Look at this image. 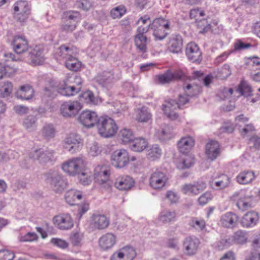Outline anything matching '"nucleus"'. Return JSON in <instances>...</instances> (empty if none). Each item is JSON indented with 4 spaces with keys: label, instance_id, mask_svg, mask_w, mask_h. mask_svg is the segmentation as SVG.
Returning <instances> with one entry per match:
<instances>
[{
    "label": "nucleus",
    "instance_id": "f257e3e1",
    "mask_svg": "<svg viewBox=\"0 0 260 260\" xmlns=\"http://www.w3.org/2000/svg\"><path fill=\"white\" fill-rule=\"evenodd\" d=\"M46 182L56 193L61 194L68 187L67 179L61 174L50 171L46 174Z\"/></svg>",
    "mask_w": 260,
    "mask_h": 260
},
{
    "label": "nucleus",
    "instance_id": "f03ea898",
    "mask_svg": "<svg viewBox=\"0 0 260 260\" xmlns=\"http://www.w3.org/2000/svg\"><path fill=\"white\" fill-rule=\"evenodd\" d=\"M97 127L99 134L105 138L113 137L118 131L114 120L108 117H100Z\"/></svg>",
    "mask_w": 260,
    "mask_h": 260
},
{
    "label": "nucleus",
    "instance_id": "7ed1b4c3",
    "mask_svg": "<svg viewBox=\"0 0 260 260\" xmlns=\"http://www.w3.org/2000/svg\"><path fill=\"white\" fill-rule=\"evenodd\" d=\"M169 29V22L164 18H156L151 23V29L152 30L153 35L156 40L164 39L168 34L166 30Z\"/></svg>",
    "mask_w": 260,
    "mask_h": 260
},
{
    "label": "nucleus",
    "instance_id": "20e7f679",
    "mask_svg": "<svg viewBox=\"0 0 260 260\" xmlns=\"http://www.w3.org/2000/svg\"><path fill=\"white\" fill-rule=\"evenodd\" d=\"M85 165L83 159L80 157L73 158L64 162L62 165L63 171L70 176L80 174L85 168Z\"/></svg>",
    "mask_w": 260,
    "mask_h": 260
},
{
    "label": "nucleus",
    "instance_id": "39448f33",
    "mask_svg": "<svg viewBox=\"0 0 260 260\" xmlns=\"http://www.w3.org/2000/svg\"><path fill=\"white\" fill-rule=\"evenodd\" d=\"M231 199L237 200L236 205L240 210L246 211L252 207V197L246 195L242 190L235 192Z\"/></svg>",
    "mask_w": 260,
    "mask_h": 260
},
{
    "label": "nucleus",
    "instance_id": "423d86ee",
    "mask_svg": "<svg viewBox=\"0 0 260 260\" xmlns=\"http://www.w3.org/2000/svg\"><path fill=\"white\" fill-rule=\"evenodd\" d=\"M111 161L115 168H122L129 162L128 153L125 149H117L111 154Z\"/></svg>",
    "mask_w": 260,
    "mask_h": 260
},
{
    "label": "nucleus",
    "instance_id": "0eeeda50",
    "mask_svg": "<svg viewBox=\"0 0 260 260\" xmlns=\"http://www.w3.org/2000/svg\"><path fill=\"white\" fill-rule=\"evenodd\" d=\"M110 170L105 165H98L94 170V179L99 184L104 185V187L110 186Z\"/></svg>",
    "mask_w": 260,
    "mask_h": 260
},
{
    "label": "nucleus",
    "instance_id": "6e6552de",
    "mask_svg": "<svg viewBox=\"0 0 260 260\" xmlns=\"http://www.w3.org/2000/svg\"><path fill=\"white\" fill-rule=\"evenodd\" d=\"M82 146L81 139L76 134H70L63 141V148L71 153L78 151Z\"/></svg>",
    "mask_w": 260,
    "mask_h": 260
},
{
    "label": "nucleus",
    "instance_id": "1a4fd4ad",
    "mask_svg": "<svg viewBox=\"0 0 260 260\" xmlns=\"http://www.w3.org/2000/svg\"><path fill=\"white\" fill-rule=\"evenodd\" d=\"M205 15L204 11L201 8H195L190 10L189 13L190 18L194 19L197 23V26L199 28H202L200 31L201 33L208 32L211 28V25L208 23L205 19H200L201 17Z\"/></svg>",
    "mask_w": 260,
    "mask_h": 260
},
{
    "label": "nucleus",
    "instance_id": "9d476101",
    "mask_svg": "<svg viewBox=\"0 0 260 260\" xmlns=\"http://www.w3.org/2000/svg\"><path fill=\"white\" fill-rule=\"evenodd\" d=\"M79 122L84 126L91 127L98 125L100 117H99L96 112L90 110L83 111L78 118Z\"/></svg>",
    "mask_w": 260,
    "mask_h": 260
},
{
    "label": "nucleus",
    "instance_id": "9b49d317",
    "mask_svg": "<svg viewBox=\"0 0 260 260\" xmlns=\"http://www.w3.org/2000/svg\"><path fill=\"white\" fill-rule=\"evenodd\" d=\"M82 107L81 104L76 101L65 102L60 106V113L64 117H73L77 114Z\"/></svg>",
    "mask_w": 260,
    "mask_h": 260
},
{
    "label": "nucleus",
    "instance_id": "f8f14e48",
    "mask_svg": "<svg viewBox=\"0 0 260 260\" xmlns=\"http://www.w3.org/2000/svg\"><path fill=\"white\" fill-rule=\"evenodd\" d=\"M44 60L43 49L38 46L29 51L25 57L21 58V60L29 61L31 64L35 66L42 64Z\"/></svg>",
    "mask_w": 260,
    "mask_h": 260
},
{
    "label": "nucleus",
    "instance_id": "ddd939ff",
    "mask_svg": "<svg viewBox=\"0 0 260 260\" xmlns=\"http://www.w3.org/2000/svg\"><path fill=\"white\" fill-rule=\"evenodd\" d=\"M52 151L39 149L30 152L29 154L30 158L36 159L43 165L51 161L53 158Z\"/></svg>",
    "mask_w": 260,
    "mask_h": 260
},
{
    "label": "nucleus",
    "instance_id": "4468645a",
    "mask_svg": "<svg viewBox=\"0 0 260 260\" xmlns=\"http://www.w3.org/2000/svg\"><path fill=\"white\" fill-rule=\"evenodd\" d=\"M200 242L194 236L186 237L183 241V249L185 254L188 256L194 255L198 250Z\"/></svg>",
    "mask_w": 260,
    "mask_h": 260
},
{
    "label": "nucleus",
    "instance_id": "2eb2a0df",
    "mask_svg": "<svg viewBox=\"0 0 260 260\" xmlns=\"http://www.w3.org/2000/svg\"><path fill=\"white\" fill-rule=\"evenodd\" d=\"M53 222L61 230H68L73 228V220L68 213H63L56 215L53 218Z\"/></svg>",
    "mask_w": 260,
    "mask_h": 260
},
{
    "label": "nucleus",
    "instance_id": "dca6fc26",
    "mask_svg": "<svg viewBox=\"0 0 260 260\" xmlns=\"http://www.w3.org/2000/svg\"><path fill=\"white\" fill-rule=\"evenodd\" d=\"M188 59L192 62L200 63L202 60V52L199 46L194 43H188L185 49Z\"/></svg>",
    "mask_w": 260,
    "mask_h": 260
},
{
    "label": "nucleus",
    "instance_id": "f3484780",
    "mask_svg": "<svg viewBox=\"0 0 260 260\" xmlns=\"http://www.w3.org/2000/svg\"><path fill=\"white\" fill-rule=\"evenodd\" d=\"M12 45L14 51L18 54H22L23 57H25L28 52V43L24 38L20 36L14 37Z\"/></svg>",
    "mask_w": 260,
    "mask_h": 260
},
{
    "label": "nucleus",
    "instance_id": "a211bd4d",
    "mask_svg": "<svg viewBox=\"0 0 260 260\" xmlns=\"http://www.w3.org/2000/svg\"><path fill=\"white\" fill-rule=\"evenodd\" d=\"M163 110L166 116L173 120L176 119L178 114L175 111L177 109H180V105L176 100L169 99L165 101V104L162 105Z\"/></svg>",
    "mask_w": 260,
    "mask_h": 260
},
{
    "label": "nucleus",
    "instance_id": "6ab92c4d",
    "mask_svg": "<svg viewBox=\"0 0 260 260\" xmlns=\"http://www.w3.org/2000/svg\"><path fill=\"white\" fill-rule=\"evenodd\" d=\"M168 180L166 174L162 172H154L149 179L150 185L154 189H158L164 187Z\"/></svg>",
    "mask_w": 260,
    "mask_h": 260
},
{
    "label": "nucleus",
    "instance_id": "aec40b11",
    "mask_svg": "<svg viewBox=\"0 0 260 260\" xmlns=\"http://www.w3.org/2000/svg\"><path fill=\"white\" fill-rule=\"evenodd\" d=\"M220 145L215 140H211L206 145V154L209 159L215 160L220 154Z\"/></svg>",
    "mask_w": 260,
    "mask_h": 260
},
{
    "label": "nucleus",
    "instance_id": "412c9836",
    "mask_svg": "<svg viewBox=\"0 0 260 260\" xmlns=\"http://www.w3.org/2000/svg\"><path fill=\"white\" fill-rule=\"evenodd\" d=\"M194 139L189 136L181 138L178 142L177 146L179 151L183 154L188 153L194 145Z\"/></svg>",
    "mask_w": 260,
    "mask_h": 260
},
{
    "label": "nucleus",
    "instance_id": "4be33fe9",
    "mask_svg": "<svg viewBox=\"0 0 260 260\" xmlns=\"http://www.w3.org/2000/svg\"><path fill=\"white\" fill-rule=\"evenodd\" d=\"M134 180L128 175L119 177L115 182V187L119 190H127L134 185Z\"/></svg>",
    "mask_w": 260,
    "mask_h": 260
},
{
    "label": "nucleus",
    "instance_id": "5701e85b",
    "mask_svg": "<svg viewBox=\"0 0 260 260\" xmlns=\"http://www.w3.org/2000/svg\"><path fill=\"white\" fill-rule=\"evenodd\" d=\"M238 219L239 217L237 214L229 212L221 216L220 223L224 227L233 228L237 225Z\"/></svg>",
    "mask_w": 260,
    "mask_h": 260
},
{
    "label": "nucleus",
    "instance_id": "b1692460",
    "mask_svg": "<svg viewBox=\"0 0 260 260\" xmlns=\"http://www.w3.org/2000/svg\"><path fill=\"white\" fill-rule=\"evenodd\" d=\"M109 224V220L104 215L93 214L92 217L90 225L92 228L102 230L106 228Z\"/></svg>",
    "mask_w": 260,
    "mask_h": 260
},
{
    "label": "nucleus",
    "instance_id": "393cba45",
    "mask_svg": "<svg viewBox=\"0 0 260 260\" xmlns=\"http://www.w3.org/2000/svg\"><path fill=\"white\" fill-rule=\"evenodd\" d=\"M258 219L257 213L254 211L248 212L242 217L241 224L244 228L252 227L256 224Z\"/></svg>",
    "mask_w": 260,
    "mask_h": 260
},
{
    "label": "nucleus",
    "instance_id": "a878e982",
    "mask_svg": "<svg viewBox=\"0 0 260 260\" xmlns=\"http://www.w3.org/2000/svg\"><path fill=\"white\" fill-rule=\"evenodd\" d=\"M116 243V237L112 233H109L102 236L99 239L100 246L104 250L111 248Z\"/></svg>",
    "mask_w": 260,
    "mask_h": 260
},
{
    "label": "nucleus",
    "instance_id": "bb28decb",
    "mask_svg": "<svg viewBox=\"0 0 260 260\" xmlns=\"http://www.w3.org/2000/svg\"><path fill=\"white\" fill-rule=\"evenodd\" d=\"M76 49L74 46L61 45L57 52L58 55L65 59V61L76 56Z\"/></svg>",
    "mask_w": 260,
    "mask_h": 260
},
{
    "label": "nucleus",
    "instance_id": "cd10ccee",
    "mask_svg": "<svg viewBox=\"0 0 260 260\" xmlns=\"http://www.w3.org/2000/svg\"><path fill=\"white\" fill-rule=\"evenodd\" d=\"M169 49L174 53L180 52L183 46V40L180 35H175L171 38L169 44Z\"/></svg>",
    "mask_w": 260,
    "mask_h": 260
},
{
    "label": "nucleus",
    "instance_id": "c85d7f7f",
    "mask_svg": "<svg viewBox=\"0 0 260 260\" xmlns=\"http://www.w3.org/2000/svg\"><path fill=\"white\" fill-rule=\"evenodd\" d=\"M34 94V91L32 87L29 85H25L20 86V90L16 93L18 98L29 100L31 99Z\"/></svg>",
    "mask_w": 260,
    "mask_h": 260
},
{
    "label": "nucleus",
    "instance_id": "c756f323",
    "mask_svg": "<svg viewBox=\"0 0 260 260\" xmlns=\"http://www.w3.org/2000/svg\"><path fill=\"white\" fill-rule=\"evenodd\" d=\"M255 177L253 171L247 170L240 172L236 177V180L241 184H246L251 182Z\"/></svg>",
    "mask_w": 260,
    "mask_h": 260
},
{
    "label": "nucleus",
    "instance_id": "7c9ffc66",
    "mask_svg": "<svg viewBox=\"0 0 260 260\" xmlns=\"http://www.w3.org/2000/svg\"><path fill=\"white\" fill-rule=\"evenodd\" d=\"M82 197V194L79 191L73 189L68 190L64 195L66 202L71 206L76 205V201L81 200Z\"/></svg>",
    "mask_w": 260,
    "mask_h": 260
},
{
    "label": "nucleus",
    "instance_id": "2f4dec72",
    "mask_svg": "<svg viewBox=\"0 0 260 260\" xmlns=\"http://www.w3.org/2000/svg\"><path fill=\"white\" fill-rule=\"evenodd\" d=\"M96 78L100 84L106 87L115 81L113 73L108 71H105L102 74L99 75Z\"/></svg>",
    "mask_w": 260,
    "mask_h": 260
},
{
    "label": "nucleus",
    "instance_id": "473e14b6",
    "mask_svg": "<svg viewBox=\"0 0 260 260\" xmlns=\"http://www.w3.org/2000/svg\"><path fill=\"white\" fill-rule=\"evenodd\" d=\"M41 133L43 138L49 141L55 137L56 129L52 124L46 123L43 126Z\"/></svg>",
    "mask_w": 260,
    "mask_h": 260
},
{
    "label": "nucleus",
    "instance_id": "72a5a7b5",
    "mask_svg": "<svg viewBox=\"0 0 260 260\" xmlns=\"http://www.w3.org/2000/svg\"><path fill=\"white\" fill-rule=\"evenodd\" d=\"M130 146L131 149L136 152H141L147 146V141L142 138L134 139Z\"/></svg>",
    "mask_w": 260,
    "mask_h": 260
},
{
    "label": "nucleus",
    "instance_id": "f704fd0d",
    "mask_svg": "<svg viewBox=\"0 0 260 260\" xmlns=\"http://www.w3.org/2000/svg\"><path fill=\"white\" fill-rule=\"evenodd\" d=\"M236 91L239 92L240 95L249 96L252 95V89L250 85L246 81H242L239 85Z\"/></svg>",
    "mask_w": 260,
    "mask_h": 260
},
{
    "label": "nucleus",
    "instance_id": "c9c22d12",
    "mask_svg": "<svg viewBox=\"0 0 260 260\" xmlns=\"http://www.w3.org/2000/svg\"><path fill=\"white\" fill-rule=\"evenodd\" d=\"M37 117L32 115H29L26 117L23 121V125L29 132L36 129Z\"/></svg>",
    "mask_w": 260,
    "mask_h": 260
},
{
    "label": "nucleus",
    "instance_id": "e433bc0d",
    "mask_svg": "<svg viewBox=\"0 0 260 260\" xmlns=\"http://www.w3.org/2000/svg\"><path fill=\"white\" fill-rule=\"evenodd\" d=\"M147 37L144 35H137L135 36V42L137 48L141 52L147 51Z\"/></svg>",
    "mask_w": 260,
    "mask_h": 260
},
{
    "label": "nucleus",
    "instance_id": "4c0bfd02",
    "mask_svg": "<svg viewBox=\"0 0 260 260\" xmlns=\"http://www.w3.org/2000/svg\"><path fill=\"white\" fill-rule=\"evenodd\" d=\"M14 10L15 12L19 11L20 13L30 14V6L26 1L21 0L16 3Z\"/></svg>",
    "mask_w": 260,
    "mask_h": 260
},
{
    "label": "nucleus",
    "instance_id": "58836bf2",
    "mask_svg": "<svg viewBox=\"0 0 260 260\" xmlns=\"http://www.w3.org/2000/svg\"><path fill=\"white\" fill-rule=\"evenodd\" d=\"M119 136L123 144L131 142L134 139V135L132 130L128 128H123L120 130Z\"/></svg>",
    "mask_w": 260,
    "mask_h": 260
},
{
    "label": "nucleus",
    "instance_id": "ea45409f",
    "mask_svg": "<svg viewBox=\"0 0 260 260\" xmlns=\"http://www.w3.org/2000/svg\"><path fill=\"white\" fill-rule=\"evenodd\" d=\"M151 117V114L148 111V108L145 107L138 110L136 116L137 120L139 122H146Z\"/></svg>",
    "mask_w": 260,
    "mask_h": 260
},
{
    "label": "nucleus",
    "instance_id": "a19ab883",
    "mask_svg": "<svg viewBox=\"0 0 260 260\" xmlns=\"http://www.w3.org/2000/svg\"><path fill=\"white\" fill-rule=\"evenodd\" d=\"M176 216L175 211H162L159 215V220L163 223H168L174 221Z\"/></svg>",
    "mask_w": 260,
    "mask_h": 260
},
{
    "label": "nucleus",
    "instance_id": "79ce46f5",
    "mask_svg": "<svg viewBox=\"0 0 260 260\" xmlns=\"http://www.w3.org/2000/svg\"><path fill=\"white\" fill-rule=\"evenodd\" d=\"M81 100L89 104L96 105L98 103V99L95 97L93 93L89 90L84 92L81 95Z\"/></svg>",
    "mask_w": 260,
    "mask_h": 260
},
{
    "label": "nucleus",
    "instance_id": "37998d69",
    "mask_svg": "<svg viewBox=\"0 0 260 260\" xmlns=\"http://www.w3.org/2000/svg\"><path fill=\"white\" fill-rule=\"evenodd\" d=\"M161 154V150L157 145L152 146L147 151V157L151 160H154L159 158Z\"/></svg>",
    "mask_w": 260,
    "mask_h": 260
},
{
    "label": "nucleus",
    "instance_id": "c03bdc74",
    "mask_svg": "<svg viewBox=\"0 0 260 260\" xmlns=\"http://www.w3.org/2000/svg\"><path fill=\"white\" fill-rule=\"evenodd\" d=\"M64 19L69 21L73 23L77 24L78 21L81 19V14L78 11H67L64 13Z\"/></svg>",
    "mask_w": 260,
    "mask_h": 260
},
{
    "label": "nucleus",
    "instance_id": "a18cd8bd",
    "mask_svg": "<svg viewBox=\"0 0 260 260\" xmlns=\"http://www.w3.org/2000/svg\"><path fill=\"white\" fill-rule=\"evenodd\" d=\"M21 60V58H16L15 55L12 53H5L3 58L1 59L0 63H3L4 66H9L11 68H14L12 64L14 61Z\"/></svg>",
    "mask_w": 260,
    "mask_h": 260
},
{
    "label": "nucleus",
    "instance_id": "49530a36",
    "mask_svg": "<svg viewBox=\"0 0 260 260\" xmlns=\"http://www.w3.org/2000/svg\"><path fill=\"white\" fill-rule=\"evenodd\" d=\"M234 242L238 244H244L247 241V234L245 231L239 230L234 233L233 236Z\"/></svg>",
    "mask_w": 260,
    "mask_h": 260
},
{
    "label": "nucleus",
    "instance_id": "de8ad7c7",
    "mask_svg": "<svg viewBox=\"0 0 260 260\" xmlns=\"http://www.w3.org/2000/svg\"><path fill=\"white\" fill-rule=\"evenodd\" d=\"M64 64L67 68L73 71H78L81 66L80 62L76 58V56L66 60Z\"/></svg>",
    "mask_w": 260,
    "mask_h": 260
},
{
    "label": "nucleus",
    "instance_id": "09e8293b",
    "mask_svg": "<svg viewBox=\"0 0 260 260\" xmlns=\"http://www.w3.org/2000/svg\"><path fill=\"white\" fill-rule=\"evenodd\" d=\"M15 68H11L9 66L5 67L3 63H0V80L3 79L5 76H11L13 75L16 72Z\"/></svg>",
    "mask_w": 260,
    "mask_h": 260
},
{
    "label": "nucleus",
    "instance_id": "8fccbe9b",
    "mask_svg": "<svg viewBox=\"0 0 260 260\" xmlns=\"http://www.w3.org/2000/svg\"><path fill=\"white\" fill-rule=\"evenodd\" d=\"M123 251L124 260H133L137 255L134 248L130 246H126L122 248Z\"/></svg>",
    "mask_w": 260,
    "mask_h": 260
},
{
    "label": "nucleus",
    "instance_id": "3c124183",
    "mask_svg": "<svg viewBox=\"0 0 260 260\" xmlns=\"http://www.w3.org/2000/svg\"><path fill=\"white\" fill-rule=\"evenodd\" d=\"M158 82L160 84L169 83L173 80L172 71L168 70L164 74L157 76Z\"/></svg>",
    "mask_w": 260,
    "mask_h": 260
},
{
    "label": "nucleus",
    "instance_id": "603ef678",
    "mask_svg": "<svg viewBox=\"0 0 260 260\" xmlns=\"http://www.w3.org/2000/svg\"><path fill=\"white\" fill-rule=\"evenodd\" d=\"M83 237V234L80 232L72 233L70 236V240L74 246H79L81 245Z\"/></svg>",
    "mask_w": 260,
    "mask_h": 260
},
{
    "label": "nucleus",
    "instance_id": "864d4df0",
    "mask_svg": "<svg viewBox=\"0 0 260 260\" xmlns=\"http://www.w3.org/2000/svg\"><path fill=\"white\" fill-rule=\"evenodd\" d=\"M219 180L215 182L216 187L223 189L228 186L230 184V178L225 174H222L219 177Z\"/></svg>",
    "mask_w": 260,
    "mask_h": 260
},
{
    "label": "nucleus",
    "instance_id": "5fc2aeb1",
    "mask_svg": "<svg viewBox=\"0 0 260 260\" xmlns=\"http://www.w3.org/2000/svg\"><path fill=\"white\" fill-rule=\"evenodd\" d=\"M102 149L96 142H93L89 145L88 153L92 156H96L101 154Z\"/></svg>",
    "mask_w": 260,
    "mask_h": 260
},
{
    "label": "nucleus",
    "instance_id": "6e6d98bb",
    "mask_svg": "<svg viewBox=\"0 0 260 260\" xmlns=\"http://www.w3.org/2000/svg\"><path fill=\"white\" fill-rule=\"evenodd\" d=\"M13 85L11 82H5L0 89V95L4 98L8 96L11 93Z\"/></svg>",
    "mask_w": 260,
    "mask_h": 260
},
{
    "label": "nucleus",
    "instance_id": "4d7b16f0",
    "mask_svg": "<svg viewBox=\"0 0 260 260\" xmlns=\"http://www.w3.org/2000/svg\"><path fill=\"white\" fill-rule=\"evenodd\" d=\"M75 7L84 11H88L91 7L89 0H78L75 3Z\"/></svg>",
    "mask_w": 260,
    "mask_h": 260
},
{
    "label": "nucleus",
    "instance_id": "13d9d810",
    "mask_svg": "<svg viewBox=\"0 0 260 260\" xmlns=\"http://www.w3.org/2000/svg\"><path fill=\"white\" fill-rule=\"evenodd\" d=\"M126 11L123 6H118L111 10L110 14L114 19L119 18L125 14Z\"/></svg>",
    "mask_w": 260,
    "mask_h": 260
},
{
    "label": "nucleus",
    "instance_id": "bf43d9fd",
    "mask_svg": "<svg viewBox=\"0 0 260 260\" xmlns=\"http://www.w3.org/2000/svg\"><path fill=\"white\" fill-rule=\"evenodd\" d=\"M79 175L80 182L83 185H87L89 184L92 180L91 176L85 172L84 170L80 172Z\"/></svg>",
    "mask_w": 260,
    "mask_h": 260
},
{
    "label": "nucleus",
    "instance_id": "052dcab7",
    "mask_svg": "<svg viewBox=\"0 0 260 260\" xmlns=\"http://www.w3.org/2000/svg\"><path fill=\"white\" fill-rule=\"evenodd\" d=\"M74 83L76 85H70V91L73 93V96L78 93L81 89L82 81L81 79L77 76L74 78Z\"/></svg>",
    "mask_w": 260,
    "mask_h": 260
},
{
    "label": "nucleus",
    "instance_id": "680f3d73",
    "mask_svg": "<svg viewBox=\"0 0 260 260\" xmlns=\"http://www.w3.org/2000/svg\"><path fill=\"white\" fill-rule=\"evenodd\" d=\"M206 187V183L203 181H198L192 184V194L196 195L203 191Z\"/></svg>",
    "mask_w": 260,
    "mask_h": 260
},
{
    "label": "nucleus",
    "instance_id": "e2e57ef3",
    "mask_svg": "<svg viewBox=\"0 0 260 260\" xmlns=\"http://www.w3.org/2000/svg\"><path fill=\"white\" fill-rule=\"evenodd\" d=\"M249 143L251 145V149L253 151H258L260 150V137L257 136H254L251 137L249 140Z\"/></svg>",
    "mask_w": 260,
    "mask_h": 260
},
{
    "label": "nucleus",
    "instance_id": "0e129e2a",
    "mask_svg": "<svg viewBox=\"0 0 260 260\" xmlns=\"http://www.w3.org/2000/svg\"><path fill=\"white\" fill-rule=\"evenodd\" d=\"M38 236L35 233L28 232L24 236L19 237V239L20 242H32L38 239Z\"/></svg>",
    "mask_w": 260,
    "mask_h": 260
},
{
    "label": "nucleus",
    "instance_id": "69168bd1",
    "mask_svg": "<svg viewBox=\"0 0 260 260\" xmlns=\"http://www.w3.org/2000/svg\"><path fill=\"white\" fill-rule=\"evenodd\" d=\"M15 257L13 252L8 250H0V260H13Z\"/></svg>",
    "mask_w": 260,
    "mask_h": 260
},
{
    "label": "nucleus",
    "instance_id": "338daca9",
    "mask_svg": "<svg viewBox=\"0 0 260 260\" xmlns=\"http://www.w3.org/2000/svg\"><path fill=\"white\" fill-rule=\"evenodd\" d=\"M77 24L72 23L69 21L64 20V24L61 26V29L62 31L67 32H72L76 28Z\"/></svg>",
    "mask_w": 260,
    "mask_h": 260
},
{
    "label": "nucleus",
    "instance_id": "774afa93",
    "mask_svg": "<svg viewBox=\"0 0 260 260\" xmlns=\"http://www.w3.org/2000/svg\"><path fill=\"white\" fill-rule=\"evenodd\" d=\"M239 131L243 137H245L246 135L250 134L255 131V128L253 124H246L244 127L239 128Z\"/></svg>",
    "mask_w": 260,
    "mask_h": 260
}]
</instances>
